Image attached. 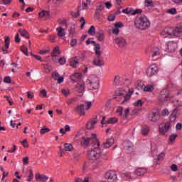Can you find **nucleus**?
<instances>
[{"label":"nucleus","mask_w":182,"mask_h":182,"mask_svg":"<svg viewBox=\"0 0 182 182\" xmlns=\"http://www.w3.org/2000/svg\"><path fill=\"white\" fill-rule=\"evenodd\" d=\"M161 35L164 38H177V36H181L182 35V27L165 28L163 31H161Z\"/></svg>","instance_id":"f257e3e1"},{"label":"nucleus","mask_w":182,"mask_h":182,"mask_svg":"<svg viewBox=\"0 0 182 182\" xmlns=\"http://www.w3.org/2000/svg\"><path fill=\"white\" fill-rule=\"evenodd\" d=\"M134 25L136 29L144 31L150 28V20L146 16H140L136 18Z\"/></svg>","instance_id":"f03ea898"},{"label":"nucleus","mask_w":182,"mask_h":182,"mask_svg":"<svg viewBox=\"0 0 182 182\" xmlns=\"http://www.w3.org/2000/svg\"><path fill=\"white\" fill-rule=\"evenodd\" d=\"M86 85L90 90L99 89V77L96 75H90L86 80Z\"/></svg>","instance_id":"7ed1b4c3"},{"label":"nucleus","mask_w":182,"mask_h":182,"mask_svg":"<svg viewBox=\"0 0 182 182\" xmlns=\"http://www.w3.org/2000/svg\"><path fill=\"white\" fill-rule=\"evenodd\" d=\"M102 157V151L99 146H96L94 149H92L87 151V158L89 160H92L93 161L99 160Z\"/></svg>","instance_id":"20e7f679"},{"label":"nucleus","mask_w":182,"mask_h":182,"mask_svg":"<svg viewBox=\"0 0 182 182\" xmlns=\"http://www.w3.org/2000/svg\"><path fill=\"white\" fill-rule=\"evenodd\" d=\"M95 52L97 57L94 59L92 63L95 65V66H102L104 65L103 58L100 57L102 55V51H100V44L95 45Z\"/></svg>","instance_id":"39448f33"},{"label":"nucleus","mask_w":182,"mask_h":182,"mask_svg":"<svg viewBox=\"0 0 182 182\" xmlns=\"http://www.w3.org/2000/svg\"><path fill=\"white\" fill-rule=\"evenodd\" d=\"M80 144L82 147H87L89 144H91V146H100V142H99V139L96 137H90L86 138L84 137L81 140Z\"/></svg>","instance_id":"423d86ee"},{"label":"nucleus","mask_w":182,"mask_h":182,"mask_svg":"<svg viewBox=\"0 0 182 182\" xmlns=\"http://www.w3.org/2000/svg\"><path fill=\"white\" fill-rule=\"evenodd\" d=\"M133 93H134L133 90H129V92L128 94L125 90H118L116 91L117 96L123 97L124 100L122 102V105L126 103V102H128V100H130Z\"/></svg>","instance_id":"0eeeda50"},{"label":"nucleus","mask_w":182,"mask_h":182,"mask_svg":"<svg viewBox=\"0 0 182 182\" xmlns=\"http://www.w3.org/2000/svg\"><path fill=\"white\" fill-rule=\"evenodd\" d=\"M85 105H77L75 109V111L78 113L79 115L80 116H85V114H86L85 110H89V109H90V107H92V102H86V107L85 108Z\"/></svg>","instance_id":"6e6552de"},{"label":"nucleus","mask_w":182,"mask_h":182,"mask_svg":"<svg viewBox=\"0 0 182 182\" xmlns=\"http://www.w3.org/2000/svg\"><path fill=\"white\" fill-rule=\"evenodd\" d=\"M170 91H168V89L165 88L162 91H161V93L159 97V103L161 105H164L166 102H168V100H170Z\"/></svg>","instance_id":"1a4fd4ad"},{"label":"nucleus","mask_w":182,"mask_h":182,"mask_svg":"<svg viewBox=\"0 0 182 182\" xmlns=\"http://www.w3.org/2000/svg\"><path fill=\"white\" fill-rule=\"evenodd\" d=\"M105 178L108 182H116L117 181V175L114 171H109L105 173Z\"/></svg>","instance_id":"9d476101"},{"label":"nucleus","mask_w":182,"mask_h":182,"mask_svg":"<svg viewBox=\"0 0 182 182\" xmlns=\"http://www.w3.org/2000/svg\"><path fill=\"white\" fill-rule=\"evenodd\" d=\"M148 119L150 122H154V123L160 119V112L153 111L148 114Z\"/></svg>","instance_id":"9b49d317"},{"label":"nucleus","mask_w":182,"mask_h":182,"mask_svg":"<svg viewBox=\"0 0 182 182\" xmlns=\"http://www.w3.org/2000/svg\"><path fill=\"white\" fill-rule=\"evenodd\" d=\"M116 113L118 116H123V119H127V114L130 113V109H125L123 114V107H118L116 110Z\"/></svg>","instance_id":"f8f14e48"},{"label":"nucleus","mask_w":182,"mask_h":182,"mask_svg":"<svg viewBox=\"0 0 182 182\" xmlns=\"http://www.w3.org/2000/svg\"><path fill=\"white\" fill-rule=\"evenodd\" d=\"M159 72V68H157V65H151L147 70H146V75L149 76V77H151V76H154Z\"/></svg>","instance_id":"ddd939ff"},{"label":"nucleus","mask_w":182,"mask_h":182,"mask_svg":"<svg viewBox=\"0 0 182 182\" xmlns=\"http://www.w3.org/2000/svg\"><path fill=\"white\" fill-rule=\"evenodd\" d=\"M148 52H149L150 58H156L160 55V49L157 47H149Z\"/></svg>","instance_id":"4468645a"},{"label":"nucleus","mask_w":182,"mask_h":182,"mask_svg":"<svg viewBox=\"0 0 182 182\" xmlns=\"http://www.w3.org/2000/svg\"><path fill=\"white\" fill-rule=\"evenodd\" d=\"M105 120H106V117H102L101 124H114L119 122V119H117V117L109 118L107 121H105Z\"/></svg>","instance_id":"2eb2a0df"},{"label":"nucleus","mask_w":182,"mask_h":182,"mask_svg":"<svg viewBox=\"0 0 182 182\" xmlns=\"http://www.w3.org/2000/svg\"><path fill=\"white\" fill-rule=\"evenodd\" d=\"M10 45H11V38H9V37L7 36L6 37L4 41V47L1 48L4 55H6L9 53V50H8L7 49L9 48Z\"/></svg>","instance_id":"dca6fc26"},{"label":"nucleus","mask_w":182,"mask_h":182,"mask_svg":"<svg viewBox=\"0 0 182 182\" xmlns=\"http://www.w3.org/2000/svg\"><path fill=\"white\" fill-rule=\"evenodd\" d=\"M170 129H171V123H170V122H167L161 128H160L159 132L161 134H166Z\"/></svg>","instance_id":"f3484780"},{"label":"nucleus","mask_w":182,"mask_h":182,"mask_svg":"<svg viewBox=\"0 0 182 182\" xmlns=\"http://www.w3.org/2000/svg\"><path fill=\"white\" fill-rule=\"evenodd\" d=\"M36 181L47 182L49 177L46 175L41 174L39 173H36L35 175Z\"/></svg>","instance_id":"a211bd4d"},{"label":"nucleus","mask_w":182,"mask_h":182,"mask_svg":"<svg viewBox=\"0 0 182 182\" xmlns=\"http://www.w3.org/2000/svg\"><path fill=\"white\" fill-rule=\"evenodd\" d=\"M146 173H147V169H146V168H139L135 171V173L134 174L136 178H137V177H141V176H144Z\"/></svg>","instance_id":"6ab92c4d"},{"label":"nucleus","mask_w":182,"mask_h":182,"mask_svg":"<svg viewBox=\"0 0 182 182\" xmlns=\"http://www.w3.org/2000/svg\"><path fill=\"white\" fill-rule=\"evenodd\" d=\"M96 124H97V119H92L87 123L86 129H87V130H93Z\"/></svg>","instance_id":"aec40b11"},{"label":"nucleus","mask_w":182,"mask_h":182,"mask_svg":"<svg viewBox=\"0 0 182 182\" xmlns=\"http://www.w3.org/2000/svg\"><path fill=\"white\" fill-rule=\"evenodd\" d=\"M114 143V139L112 137L108 138L105 142L103 143V147L105 149H109L112 147Z\"/></svg>","instance_id":"412c9836"},{"label":"nucleus","mask_w":182,"mask_h":182,"mask_svg":"<svg viewBox=\"0 0 182 182\" xmlns=\"http://www.w3.org/2000/svg\"><path fill=\"white\" fill-rule=\"evenodd\" d=\"M115 43L119 46V48H124V46H126V39L122 37L115 38Z\"/></svg>","instance_id":"4be33fe9"},{"label":"nucleus","mask_w":182,"mask_h":182,"mask_svg":"<svg viewBox=\"0 0 182 182\" xmlns=\"http://www.w3.org/2000/svg\"><path fill=\"white\" fill-rule=\"evenodd\" d=\"M70 66L75 68L77 66H79V58L77 56L70 58Z\"/></svg>","instance_id":"5701e85b"},{"label":"nucleus","mask_w":182,"mask_h":182,"mask_svg":"<svg viewBox=\"0 0 182 182\" xmlns=\"http://www.w3.org/2000/svg\"><path fill=\"white\" fill-rule=\"evenodd\" d=\"M96 38L99 42H103L105 41V32L103 30H99L96 33Z\"/></svg>","instance_id":"b1692460"},{"label":"nucleus","mask_w":182,"mask_h":182,"mask_svg":"<svg viewBox=\"0 0 182 182\" xmlns=\"http://www.w3.org/2000/svg\"><path fill=\"white\" fill-rule=\"evenodd\" d=\"M57 36L59 38H63V36H66V31H65V28H63L62 26H59L56 28Z\"/></svg>","instance_id":"393cba45"},{"label":"nucleus","mask_w":182,"mask_h":182,"mask_svg":"<svg viewBox=\"0 0 182 182\" xmlns=\"http://www.w3.org/2000/svg\"><path fill=\"white\" fill-rule=\"evenodd\" d=\"M52 77L54 79V80H58V83H62L63 82V77H60L59 75V73H52Z\"/></svg>","instance_id":"a878e982"},{"label":"nucleus","mask_w":182,"mask_h":182,"mask_svg":"<svg viewBox=\"0 0 182 182\" xmlns=\"http://www.w3.org/2000/svg\"><path fill=\"white\" fill-rule=\"evenodd\" d=\"M178 112V109L176 108L173 110L172 113L170 114L169 120L170 122H174L177 119V113Z\"/></svg>","instance_id":"bb28decb"},{"label":"nucleus","mask_w":182,"mask_h":182,"mask_svg":"<svg viewBox=\"0 0 182 182\" xmlns=\"http://www.w3.org/2000/svg\"><path fill=\"white\" fill-rule=\"evenodd\" d=\"M166 154L164 152L161 153L159 155L157 156L156 159H155L156 164H160L163 160H164V156Z\"/></svg>","instance_id":"cd10ccee"},{"label":"nucleus","mask_w":182,"mask_h":182,"mask_svg":"<svg viewBox=\"0 0 182 182\" xmlns=\"http://www.w3.org/2000/svg\"><path fill=\"white\" fill-rule=\"evenodd\" d=\"M127 180H134L136 176H134V173L126 172L123 174Z\"/></svg>","instance_id":"c85d7f7f"},{"label":"nucleus","mask_w":182,"mask_h":182,"mask_svg":"<svg viewBox=\"0 0 182 182\" xmlns=\"http://www.w3.org/2000/svg\"><path fill=\"white\" fill-rule=\"evenodd\" d=\"M38 15L40 18L45 17L46 19H49V18H50V14L48 11H42L39 13Z\"/></svg>","instance_id":"c756f323"},{"label":"nucleus","mask_w":182,"mask_h":182,"mask_svg":"<svg viewBox=\"0 0 182 182\" xmlns=\"http://www.w3.org/2000/svg\"><path fill=\"white\" fill-rule=\"evenodd\" d=\"M76 90L77 92H78V93H82V92H83L85 90V84L80 82L78 83L76 86H75Z\"/></svg>","instance_id":"7c9ffc66"},{"label":"nucleus","mask_w":182,"mask_h":182,"mask_svg":"<svg viewBox=\"0 0 182 182\" xmlns=\"http://www.w3.org/2000/svg\"><path fill=\"white\" fill-rule=\"evenodd\" d=\"M168 50L169 52H174L176 50V43L173 41L168 43Z\"/></svg>","instance_id":"2f4dec72"},{"label":"nucleus","mask_w":182,"mask_h":182,"mask_svg":"<svg viewBox=\"0 0 182 182\" xmlns=\"http://www.w3.org/2000/svg\"><path fill=\"white\" fill-rule=\"evenodd\" d=\"M64 150L65 151H73V145L69 143L64 144Z\"/></svg>","instance_id":"473e14b6"},{"label":"nucleus","mask_w":182,"mask_h":182,"mask_svg":"<svg viewBox=\"0 0 182 182\" xmlns=\"http://www.w3.org/2000/svg\"><path fill=\"white\" fill-rule=\"evenodd\" d=\"M18 32L21 36L26 38V39H29V33L28 31H26V30L19 29Z\"/></svg>","instance_id":"72a5a7b5"},{"label":"nucleus","mask_w":182,"mask_h":182,"mask_svg":"<svg viewBox=\"0 0 182 182\" xmlns=\"http://www.w3.org/2000/svg\"><path fill=\"white\" fill-rule=\"evenodd\" d=\"M59 55H60V50L59 49V46H55L51 53V56H59Z\"/></svg>","instance_id":"f704fd0d"},{"label":"nucleus","mask_w":182,"mask_h":182,"mask_svg":"<svg viewBox=\"0 0 182 182\" xmlns=\"http://www.w3.org/2000/svg\"><path fill=\"white\" fill-rule=\"evenodd\" d=\"M123 146L125 150H132L133 149V144L130 141L124 142Z\"/></svg>","instance_id":"c9c22d12"},{"label":"nucleus","mask_w":182,"mask_h":182,"mask_svg":"<svg viewBox=\"0 0 182 182\" xmlns=\"http://www.w3.org/2000/svg\"><path fill=\"white\" fill-rule=\"evenodd\" d=\"M154 90V86L151 85H148L144 86V92H148L149 93H151Z\"/></svg>","instance_id":"e433bc0d"},{"label":"nucleus","mask_w":182,"mask_h":182,"mask_svg":"<svg viewBox=\"0 0 182 182\" xmlns=\"http://www.w3.org/2000/svg\"><path fill=\"white\" fill-rule=\"evenodd\" d=\"M150 129L147 125L143 126L141 128L142 136H147L149 134Z\"/></svg>","instance_id":"4c0bfd02"},{"label":"nucleus","mask_w":182,"mask_h":182,"mask_svg":"<svg viewBox=\"0 0 182 182\" xmlns=\"http://www.w3.org/2000/svg\"><path fill=\"white\" fill-rule=\"evenodd\" d=\"M81 75L79 73H75L71 75V80L73 82H77V79H80Z\"/></svg>","instance_id":"58836bf2"},{"label":"nucleus","mask_w":182,"mask_h":182,"mask_svg":"<svg viewBox=\"0 0 182 182\" xmlns=\"http://www.w3.org/2000/svg\"><path fill=\"white\" fill-rule=\"evenodd\" d=\"M144 6L146 8L151 6L153 8L154 6V1H153V0H145Z\"/></svg>","instance_id":"ea45409f"},{"label":"nucleus","mask_w":182,"mask_h":182,"mask_svg":"<svg viewBox=\"0 0 182 182\" xmlns=\"http://www.w3.org/2000/svg\"><path fill=\"white\" fill-rule=\"evenodd\" d=\"M76 31V28H75V26H71L68 31H69V38H73L75 36V32Z\"/></svg>","instance_id":"a19ab883"},{"label":"nucleus","mask_w":182,"mask_h":182,"mask_svg":"<svg viewBox=\"0 0 182 182\" xmlns=\"http://www.w3.org/2000/svg\"><path fill=\"white\" fill-rule=\"evenodd\" d=\"M88 34L91 36L96 35V28H95V26H90V28L88 30Z\"/></svg>","instance_id":"79ce46f5"},{"label":"nucleus","mask_w":182,"mask_h":182,"mask_svg":"<svg viewBox=\"0 0 182 182\" xmlns=\"http://www.w3.org/2000/svg\"><path fill=\"white\" fill-rule=\"evenodd\" d=\"M61 93H62V95H63V96H65V97H68V96H70V90H69V89L63 88V89L61 90Z\"/></svg>","instance_id":"37998d69"},{"label":"nucleus","mask_w":182,"mask_h":182,"mask_svg":"<svg viewBox=\"0 0 182 182\" xmlns=\"http://www.w3.org/2000/svg\"><path fill=\"white\" fill-rule=\"evenodd\" d=\"M66 132H70V127H69V125H65V128H61L60 129V133H61L62 134H65Z\"/></svg>","instance_id":"c03bdc74"},{"label":"nucleus","mask_w":182,"mask_h":182,"mask_svg":"<svg viewBox=\"0 0 182 182\" xmlns=\"http://www.w3.org/2000/svg\"><path fill=\"white\" fill-rule=\"evenodd\" d=\"M105 9V6L102 3H98L97 4L96 11L97 12H101L102 9Z\"/></svg>","instance_id":"a18cd8bd"},{"label":"nucleus","mask_w":182,"mask_h":182,"mask_svg":"<svg viewBox=\"0 0 182 182\" xmlns=\"http://www.w3.org/2000/svg\"><path fill=\"white\" fill-rule=\"evenodd\" d=\"M143 100H138L136 102L134 103V106L136 107H141L143 106Z\"/></svg>","instance_id":"49530a36"},{"label":"nucleus","mask_w":182,"mask_h":182,"mask_svg":"<svg viewBox=\"0 0 182 182\" xmlns=\"http://www.w3.org/2000/svg\"><path fill=\"white\" fill-rule=\"evenodd\" d=\"M144 83L141 80H138L136 82V89H138V90H141V89H143V86H144Z\"/></svg>","instance_id":"de8ad7c7"},{"label":"nucleus","mask_w":182,"mask_h":182,"mask_svg":"<svg viewBox=\"0 0 182 182\" xmlns=\"http://www.w3.org/2000/svg\"><path fill=\"white\" fill-rule=\"evenodd\" d=\"M21 50L26 55V56H28L29 55V53L28 52V48H26L25 46H22L21 47Z\"/></svg>","instance_id":"09e8293b"},{"label":"nucleus","mask_w":182,"mask_h":182,"mask_svg":"<svg viewBox=\"0 0 182 182\" xmlns=\"http://www.w3.org/2000/svg\"><path fill=\"white\" fill-rule=\"evenodd\" d=\"M49 132H50V129H49V128H47L46 127H43L41 129L40 133L41 134H45V133H49Z\"/></svg>","instance_id":"8fccbe9b"},{"label":"nucleus","mask_w":182,"mask_h":182,"mask_svg":"<svg viewBox=\"0 0 182 182\" xmlns=\"http://www.w3.org/2000/svg\"><path fill=\"white\" fill-rule=\"evenodd\" d=\"M75 182H89V177H85L84 180L81 178H76Z\"/></svg>","instance_id":"3c124183"},{"label":"nucleus","mask_w":182,"mask_h":182,"mask_svg":"<svg viewBox=\"0 0 182 182\" xmlns=\"http://www.w3.org/2000/svg\"><path fill=\"white\" fill-rule=\"evenodd\" d=\"M40 97H48V92H46V90H43L40 91Z\"/></svg>","instance_id":"603ef678"},{"label":"nucleus","mask_w":182,"mask_h":182,"mask_svg":"<svg viewBox=\"0 0 182 182\" xmlns=\"http://www.w3.org/2000/svg\"><path fill=\"white\" fill-rule=\"evenodd\" d=\"M108 21L109 22H114V20L116 19V15L115 14H110L109 16H108Z\"/></svg>","instance_id":"864d4df0"},{"label":"nucleus","mask_w":182,"mask_h":182,"mask_svg":"<svg viewBox=\"0 0 182 182\" xmlns=\"http://www.w3.org/2000/svg\"><path fill=\"white\" fill-rule=\"evenodd\" d=\"M80 22H81V29H83L85 28V25H86V20H85V18L81 17L80 19Z\"/></svg>","instance_id":"5fc2aeb1"},{"label":"nucleus","mask_w":182,"mask_h":182,"mask_svg":"<svg viewBox=\"0 0 182 182\" xmlns=\"http://www.w3.org/2000/svg\"><path fill=\"white\" fill-rule=\"evenodd\" d=\"M48 41L52 43H55L56 41V35H51L48 37Z\"/></svg>","instance_id":"6e6d98bb"},{"label":"nucleus","mask_w":182,"mask_h":182,"mask_svg":"<svg viewBox=\"0 0 182 182\" xmlns=\"http://www.w3.org/2000/svg\"><path fill=\"white\" fill-rule=\"evenodd\" d=\"M4 99H6L7 102L9 103L10 106L14 105V101L12 100V98L4 95Z\"/></svg>","instance_id":"4d7b16f0"},{"label":"nucleus","mask_w":182,"mask_h":182,"mask_svg":"<svg viewBox=\"0 0 182 182\" xmlns=\"http://www.w3.org/2000/svg\"><path fill=\"white\" fill-rule=\"evenodd\" d=\"M168 14H171V15H176V14H177V9H176V8H172L168 10Z\"/></svg>","instance_id":"13d9d810"},{"label":"nucleus","mask_w":182,"mask_h":182,"mask_svg":"<svg viewBox=\"0 0 182 182\" xmlns=\"http://www.w3.org/2000/svg\"><path fill=\"white\" fill-rule=\"evenodd\" d=\"M58 63H60V65H65V63H66V58H65V57L60 58Z\"/></svg>","instance_id":"bf43d9fd"},{"label":"nucleus","mask_w":182,"mask_h":182,"mask_svg":"<svg viewBox=\"0 0 182 182\" xmlns=\"http://www.w3.org/2000/svg\"><path fill=\"white\" fill-rule=\"evenodd\" d=\"M79 15H80V11H77L76 12L71 11V16H73V18H77V16H79Z\"/></svg>","instance_id":"052dcab7"},{"label":"nucleus","mask_w":182,"mask_h":182,"mask_svg":"<svg viewBox=\"0 0 182 182\" xmlns=\"http://www.w3.org/2000/svg\"><path fill=\"white\" fill-rule=\"evenodd\" d=\"M76 100H77L76 97L70 98L68 100H67L66 103L67 105H72L73 103H75Z\"/></svg>","instance_id":"680f3d73"},{"label":"nucleus","mask_w":182,"mask_h":182,"mask_svg":"<svg viewBox=\"0 0 182 182\" xmlns=\"http://www.w3.org/2000/svg\"><path fill=\"white\" fill-rule=\"evenodd\" d=\"M32 180H33V172L32 171V169H31L29 171L28 181H32Z\"/></svg>","instance_id":"e2e57ef3"},{"label":"nucleus","mask_w":182,"mask_h":182,"mask_svg":"<svg viewBox=\"0 0 182 182\" xmlns=\"http://www.w3.org/2000/svg\"><path fill=\"white\" fill-rule=\"evenodd\" d=\"M16 151V146L12 145L11 148L8 150V153H15Z\"/></svg>","instance_id":"0e129e2a"},{"label":"nucleus","mask_w":182,"mask_h":182,"mask_svg":"<svg viewBox=\"0 0 182 182\" xmlns=\"http://www.w3.org/2000/svg\"><path fill=\"white\" fill-rule=\"evenodd\" d=\"M142 12H143V10L141 9H137L134 11V12L132 13V15H137L139 14H141Z\"/></svg>","instance_id":"69168bd1"},{"label":"nucleus","mask_w":182,"mask_h":182,"mask_svg":"<svg viewBox=\"0 0 182 182\" xmlns=\"http://www.w3.org/2000/svg\"><path fill=\"white\" fill-rule=\"evenodd\" d=\"M119 33H120V29H119L116 27L114 29H112V34L113 35H118Z\"/></svg>","instance_id":"338daca9"},{"label":"nucleus","mask_w":182,"mask_h":182,"mask_svg":"<svg viewBox=\"0 0 182 182\" xmlns=\"http://www.w3.org/2000/svg\"><path fill=\"white\" fill-rule=\"evenodd\" d=\"M176 141V137H169L168 143V144H173Z\"/></svg>","instance_id":"774afa93"}]
</instances>
